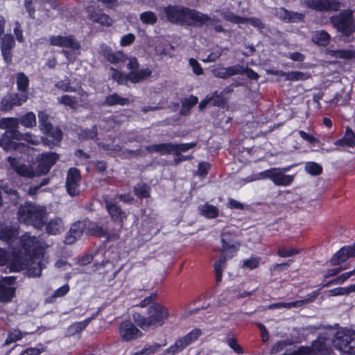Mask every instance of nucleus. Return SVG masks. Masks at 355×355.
Masks as SVG:
<instances>
[{
    "mask_svg": "<svg viewBox=\"0 0 355 355\" xmlns=\"http://www.w3.org/2000/svg\"><path fill=\"white\" fill-rule=\"evenodd\" d=\"M135 35L133 33H128L124 35L120 41V45L121 46H128L134 43L135 41Z\"/></svg>",
    "mask_w": 355,
    "mask_h": 355,
    "instance_id": "63",
    "label": "nucleus"
},
{
    "mask_svg": "<svg viewBox=\"0 0 355 355\" xmlns=\"http://www.w3.org/2000/svg\"><path fill=\"white\" fill-rule=\"evenodd\" d=\"M146 150L150 153H158L161 155H173L175 152V144L169 142L151 144L147 146Z\"/></svg>",
    "mask_w": 355,
    "mask_h": 355,
    "instance_id": "26",
    "label": "nucleus"
},
{
    "mask_svg": "<svg viewBox=\"0 0 355 355\" xmlns=\"http://www.w3.org/2000/svg\"><path fill=\"white\" fill-rule=\"evenodd\" d=\"M210 168L211 164L209 162H200L198 165V174L201 177H205L208 174Z\"/></svg>",
    "mask_w": 355,
    "mask_h": 355,
    "instance_id": "62",
    "label": "nucleus"
},
{
    "mask_svg": "<svg viewBox=\"0 0 355 355\" xmlns=\"http://www.w3.org/2000/svg\"><path fill=\"white\" fill-rule=\"evenodd\" d=\"M92 321V318H86L83 321L76 322L70 326V329H73V334L80 333L83 331Z\"/></svg>",
    "mask_w": 355,
    "mask_h": 355,
    "instance_id": "56",
    "label": "nucleus"
},
{
    "mask_svg": "<svg viewBox=\"0 0 355 355\" xmlns=\"http://www.w3.org/2000/svg\"><path fill=\"white\" fill-rule=\"evenodd\" d=\"M335 346L348 355H355V331L348 334L337 332L334 340Z\"/></svg>",
    "mask_w": 355,
    "mask_h": 355,
    "instance_id": "10",
    "label": "nucleus"
},
{
    "mask_svg": "<svg viewBox=\"0 0 355 355\" xmlns=\"http://www.w3.org/2000/svg\"><path fill=\"white\" fill-rule=\"evenodd\" d=\"M303 5L316 11H338L340 3L338 0H304Z\"/></svg>",
    "mask_w": 355,
    "mask_h": 355,
    "instance_id": "15",
    "label": "nucleus"
},
{
    "mask_svg": "<svg viewBox=\"0 0 355 355\" xmlns=\"http://www.w3.org/2000/svg\"><path fill=\"white\" fill-rule=\"evenodd\" d=\"M15 172L20 176L26 178H33L35 174V172L31 168L24 164H21Z\"/></svg>",
    "mask_w": 355,
    "mask_h": 355,
    "instance_id": "51",
    "label": "nucleus"
},
{
    "mask_svg": "<svg viewBox=\"0 0 355 355\" xmlns=\"http://www.w3.org/2000/svg\"><path fill=\"white\" fill-rule=\"evenodd\" d=\"M221 247L219 258L214 263L217 284L222 281L223 272L227 266V261L234 257L240 248L236 232L230 227H224L220 232Z\"/></svg>",
    "mask_w": 355,
    "mask_h": 355,
    "instance_id": "2",
    "label": "nucleus"
},
{
    "mask_svg": "<svg viewBox=\"0 0 355 355\" xmlns=\"http://www.w3.org/2000/svg\"><path fill=\"white\" fill-rule=\"evenodd\" d=\"M101 54L111 64H118L124 62L127 59V55L121 51L114 52L112 48L105 44L101 46Z\"/></svg>",
    "mask_w": 355,
    "mask_h": 355,
    "instance_id": "22",
    "label": "nucleus"
},
{
    "mask_svg": "<svg viewBox=\"0 0 355 355\" xmlns=\"http://www.w3.org/2000/svg\"><path fill=\"white\" fill-rule=\"evenodd\" d=\"M334 145L337 146H347L349 148L355 147V132L349 126H347L343 137L337 139L334 142Z\"/></svg>",
    "mask_w": 355,
    "mask_h": 355,
    "instance_id": "28",
    "label": "nucleus"
},
{
    "mask_svg": "<svg viewBox=\"0 0 355 355\" xmlns=\"http://www.w3.org/2000/svg\"><path fill=\"white\" fill-rule=\"evenodd\" d=\"M152 73L151 69L148 67L142 68L135 71H129L127 73V78L131 83L136 84L148 80L151 77Z\"/></svg>",
    "mask_w": 355,
    "mask_h": 355,
    "instance_id": "25",
    "label": "nucleus"
},
{
    "mask_svg": "<svg viewBox=\"0 0 355 355\" xmlns=\"http://www.w3.org/2000/svg\"><path fill=\"white\" fill-rule=\"evenodd\" d=\"M129 103L130 101L128 98L121 97L117 93H113L105 96L103 104L112 107L117 105L124 106Z\"/></svg>",
    "mask_w": 355,
    "mask_h": 355,
    "instance_id": "32",
    "label": "nucleus"
},
{
    "mask_svg": "<svg viewBox=\"0 0 355 355\" xmlns=\"http://www.w3.org/2000/svg\"><path fill=\"white\" fill-rule=\"evenodd\" d=\"M163 12L167 21L173 24L201 27L216 21L207 14L182 5H168Z\"/></svg>",
    "mask_w": 355,
    "mask_h": 355,
    "instance_id": "1",
    "label": "nucleus"
},
{
    "mask_svg": "<svg viewBox=\"0 0 355 355\" xmlns=\"http://www.w3.org/2000/svg\"><path fill=\"white\" fill-rule=\"evenodd\" d=\"M199 211L203 216L209 219L216 218L219 215L218 209L212 205L205 203L199 207Z\"/></svg>",
    "mask_w": 355,
    "mask_h": 355,
    "instance_id": "35",
    "label": "nucleus"
},
{
    "mask_svg": "<svg viewBox=\"0 0 355 355\" xmlns=\"http://www.w3.org/2000/svg\"><path fill=\"white\" fill-rule=\"evenodd\" d=\"M35 259L30 261L28 266L25 269L27 270V273L29 277H40L42 270V262L41 260L35 262Z\"/></svg>",
    "mask_w": 355,
    "mask_h": 355,
    "instance_id": "38",
    "label": "nucleus"
},
{
    "mask_svg": "<svg viewBox=\"0 0 355 355\" xmlns=\"http://www.w3.org/2000/svg\"><path fill=\"white\" fill-rule=\"evenodd\" d=\"M139 18L144 24L154 25L157 21V17L153 11H145L141 13Z\"/></svg>",
    "mask_w": 355,
    "mask_h": 355,
    "instance_id": "44",
    "label": "nucleus"
},
{
    "mask_svg": "<svg viewBox=\"0 0 355 355\" xmlns=\"http://www.w3.org/2000/svg\"><path fill=\"white\" fill-rule=\"evenodd\" d=\"M202 335V331L200 328H194L182 337L178 338L174 344L168 347L164 355H175L188 346L192 345Z\"/></svg>",
    "mask_w": 355,
    "mask_h": 355,
    "instance_id": "7",
    "label": "nucleus"
},
{
    "mask_svg": "<svg viewBox=\"0 0 355 355\" xmlns=\"http://www.w3.org/2000/svg\"><path fill=\"white\" fill-rule=\"evenodd\" d=\"M47 210L46 207L26 201L18 209L17 217L21 223L41 230L47 221Z\"/></svg>",
    "mask_w": 355,
    "mask_h": 355,
    "instance_id": "4",
    "label": "nucleus"
},
{
    "mask_svg": "<svg viewBox=\"0 0 355 355\" xmlns=\"http://www.w3.org/2000/svg\"><path fill=\"white\" fill-rule=\"evenodd\" d=\"M283 355H310L309 346H300L290 353H285Z\"/></svg>",
    "mask_w": 355,
    "mask_h": 355,
    "instance_id": "64",
    "label": "nucleus"
},
{
    "mask_svg": "<svg viewBox=\"0 0 355 355\" xmlns=\"http://www.w3.org/2000/svg\"><path fill=\"white\" fill-rule=\"evenodd\" d=\"M261 259V257H250L247 259H244L243 261L242 268H248L250 270H254L259 266L260 261Z\"/></svg>",
    "mask_w": 355,
    "mask_h": 355,
    "instance_id": "50",
    "label": "nucleus"
},
{
    "mask_svg": "<svg viewBox=\"0 0 355 355\" xmlns=\"http://www.w3.org/2000/svg\"><path fill=\"white\" fill-rule=\"evenodd\" d=\"M60 103L72 109H75L77 105L76 98L68 94L62 95L60 98Z\"/></svg>",
    "mask_w": 355,
    "mask_h": 355,
    "instance_id": "53",
    "label": "nucleus"
},
{
    "mask_svg": "<svg viewBox=\"0 0 355 355\" xmlns=\"http://www.w3.org/2000/svg\"><path fill=\"white\" fill-rule=\"evenodd\" d=\"M33 259L23 252L20 249H15L12 253V258L9 262L8 267L11 272H19L25 270L30 261Z\"/></svg>",
    "mask_w": 355,
    "mask_h": 355,
    "instance_id": "14",
    "label": "nucleus"
},
{
    "mask_svg": "<svg viewBox=\"0 0 355 355\" xmlns=\"http://www.w3.org/2000/svg\"><path fill=\"white\" fill-rule=\"evenodd\" d=\"M1 39L0 49L12 50L15 48V41L11 34H5Z\"/></svg>",
    "mask_w": 355,
    "mask_h": 355,
    "instance_id": "46",
    "label": "nucleus"
},
{
    "mask_svg": "<svg viewBox=\"0 0 355 355\" xmlns=\"http://www.w3.org/2000/svg\"><path fill=\"white\" fill-rule=\"evenodd\" d=\"M87 223L88 220H78L73 223L65 235L64 243L67 245L73 244L83 236L84 232L87 231Z\"/></svg>",
    "mask_w": 355,
    "mask_h": 355,
    "instance_id": "17",
    "label": "nucleus"
},
{
    "mask_svg": "<svg viewBox=\"0 0 355 355\" xmlns=\"http://www.w3.org/2000/svg\"><path fill=\"white\" fill-rule=\"evenodd\" d=\"M21 138L19 131H5L0 138V147H2L5 150L16 148V144L12 141V139L20 141Z\"/></svg>",
    "mask_w": 355,
    "mask_h": 355,
    "instance_id": "23",
    "label": "nucleus"
},
{
    "mask_svg": "<svg viewBox=\"0 0 355 355\" xmlns=\"http://www.w3.org/2000/svg\"><path fill=\"white\" fill-rule=\"evenodd\" d=\"M196 146V141H193L190 143L175 144V152H177L178 154H180V153H185L189 150L190 149L195 148Z\"/></svg>",
    "mask_w": 355,
    "mask_h": 355,
    "instance_id": "54",
    "label": "nucleus"
},
{
    "mask_svg": "<svg viewBox=\"0 0 355 355\" xmlns=\"http://www.w3.org/2000/svg\"><path fill=\"white\" fill-rule=\"evenodd\" d=\"M279 18L286 23H300L304 19V15L298 12L288 10L284 7L279 8Z\"/></svg>",
    "mask_w": 355,
    "mask_h": 355,
    "instance_id": "27",
    "label": "nucleus"
},
{
    "mask_svg": "<svg viewBox=\"0 0 355 355\" xmlns=\"http://www.w3.org/2000/svg\"><path fill=\"white\" fill-rule=\"evenodd\" d=\"M21 125L26 128H31L36 125V116L33 112H28L19 119Z\"/></svg>",
    "mask_w": 355,
    "mask_h": 355,
    "instance_id": "42",
    "label": "nucleus"
},
{
    "mask_svg": "<svg viewBox=\"0 0 355 355\" xmlns=\"http://www.w3.org/2000/svg\"><path fill=\"white\" fill-rule=\"evenodd\" d=\"M231 89L228 87L225 88L220 92L218 91H215L211 94H209V96H212L211 98V106L213 107H218L224 108L227 103V98L225 97L226 93L230 92Z\"/></svg>",
    "mask_w": 355,
    "mask_h": 355,
    "instance_id": "30",
    "label": "nucleus"
},
{
    "mask_svg": "<svg viewBox=\"0 0 355 355\" xmlns=\"http://www.w3.org/2000/svg\"><path fill=\"white\" fill-rule=\"evenodd\" d=\"M308 76L302 72L298 71H292L291 72H288L287 80L290 81H298V80H304L308 78Z\"/></svg>",
    "mask_w": 355,
    "mask_h": 355,
    "instance_id": "57",
    "label": "nucleus"
},
{
    "mask_svg": "<svg viewBox=\"0 0 355 355\" xmlns=\"http://www.w3.org/2000/svg\"><path fill=\"white\" fill-rule=\"evenodd\" d=\"M69 286L68 284H65L63 286H60L58 289H56L53 295H51L52 298L61 297L66 295L69 291Z\"/></svg>",
    "mask_w": 355,
    "mask_h": 355,
    "instance_id": "61",
    "label": "nucleus"
},
{
    "mask_svg": "<svg viewBox=\"0 0 355 355\" xmlns=\"http://www.w3.org/2000/svg\"><path fill=\"white\" fill-rule=\"evenodd\" d=\"M119 333L123 341L129 342L143 336V333L129 320L123 321L119 328Z\"/></svg>",
    "mask_w": 355,
    "mask_h": 355,
    "instance_id": "13",
    "label": "nucleus"
},
{
    "mask_svg": "<svg viewBox=\"0 0 355 355\" xmlns=\"http://www.w3.org/2000/svg\"><path fill=\"white\" fill-rule=\"evenodd\" d=\"M8 96L13 107L21 105L23 103L26 102L28 98L27 94H24L21 93H12L9 94Z\"/></svg>",
    "mask_w": 355,
    "mask_h": 355,
    "instance_id": "47",
    "label": "nucleus"
},
{
    "mask_svg": "<svg viewBox=\"0 0 355 355\" xmlns=\"http://www.w3.org/2000/svg\"><path fill=\"white\" fill-rule=\"evenodd\" d=\"M18 229L12 225L0 223V240L11 244L17 238Z\"/></svg>",
    "mask_w": 355,
    "mask_h": 355,
    "instance_id": "24",
    "label": "nucleus"
},
{
    "mask_svg": "<svg viewBox=\"0 0 355 355\" xmlns=\"http://www.w3.org/2000/svg\"><path fill=\"white\" fill-rule=\"evenodd\" d=\"M55 87L63 92H75L76 89L75 87L71 86V83L69 79L61 80L57 82L55 85Z\"/></svg>",
    "mask_w": 355,
    "mask_h": 355,
    "instance_id": "52",
    "label": "nucleus"
},
{
    "mask_svg": "<svg viewBox=\"0 0 355 355\" xmlns=\"http://www.w3.org/2000/svg\"><path fill=\"white\" fill-rule=\"evenodd\" d=\"M44 134L53 139V141H51L47 138L42 139L44 144L49 146L59 144L63 138V132L59 127L55 128L53 127L52 130H49V132H44Z\"/></svg>",
    "mask_w": 355,
    "mask_h": 355,
    "instance_id": "34",
    "label": "nucleus"
},
{
    "mask_svg": "<svg viewBox=\"0 0 355 355\" xmlns=\"http://www.w3.org/2000/svg\"><path fill=\"white\" fill-rule=\"evenodd\" d=\"M38 119L40 129L43 133L49 132V130H52L53 124L49 121V114L44 111L39 112Z\"/></svg>",
    "mask_w": 355,
    "mask_h": 355,
    "instance_id": "36",
    "label": "nucleus"
},
{
    "mask_svg": "<svg viewBox=\"0 0 355 355\" xmlns=\"http://www.w3.org/2000/svg\"><path fill=\"white\" fill-rule=\"evenodd\" d=\"M46 232L53 235H56L60 233V223L57 220H51L49 223H46Z\"/></svg>",
    "mask_w": 355,
    "mask_h": 355,
    "instance_id": "55",
    "label": "nucleus"
},
{
    "mask_svg": "<svg viewBox=\"0 0 355 355\" xmlns=\"http://www.w3.org/2000/svg\"><path fill=\"white\" fill-rule=\"evenodd\" d=\"M29 78L24 72H19L16 74V85L17 90L28 96Z\"/></svg>",
    "mask_w": 355,
    "mask_h": 355,
    "instance_id": "33",
    "label": "nucleus"
},
{
    "mask_svg": "<svg viewBox=\"0 0 355 355\" xmlns=\"http://www.w3.org/2000/svg\"><path fill=\"white\" fill-rule=\"evenodd\" d=\"M306 171L314 176L320 175L322 173V167L319 164L314 162H309L305 165Z\"/></svg>",
    "mask_w": 355,
    "mask_h": 355,
    "instance_id": "45",
    "label": "nucleus"
},
{
    "mask_svg": "<svg viewBox=\"0 0 355 355\" xmlns=\"http://www.w3.org/2000/svg\"><path fill=\"white\" fill-rule=\"evenodd\" d=\"M112 78L117 82L119 85H123L126 81H128L127 73L124 74L118 69H113Z\"/></svg>",
    "mask_w": 355,
    "mask_h": 355,
    "instance_id": "59",
    "label": "nucleus"
},
{
    "mask_svg": "<svg viewBox=\"0 0 355 355\" xmlns=\"http://www.w3.org/2000/svg\"><path fill=\"white\" fill-rule=\"evenodd\" d=\"M254 175L252 180L269 179L277 186H289L294 180L293 175L284 174L279 168H270Z\"/></svg>",
    "mask_w": 355,
    "mask_h": 355,
    "instance_id": "8",
    "label": "nucleus"
},
{
    "mask_svg": "<svg viewBox=\"0 0 355 355\" xmlns=\"http://www.w3.org/2000/svg\"><path fill=\"white\" fill-rule=\"evenodd\" d=\"M58 159L59 155L55 152L42 153L37 160L35 173L37 175H46Z\"/></svg>",
    "mask_w": 355,
    "mask_h": 355,
    "instance_id": "12",
    "label": "nucleus"
},
{
    "mask_svg": "<svg viewBox=\"0 0 355 355\" xmlns=\"http://www.w3.org/2000/svg\"><path fill=\"white\" fill-rule=\"evenodd\" d=\"M331 39L330 34L325 30L316 31L311 36L312 42L318 46H327L331 42Z\"/></svg>",
    "mask_w": 355,
    "mask_h": 355,
    "instance_id": "29",
    "label": "nucleus"
},
{
    "mask_svg": "<svg viewBox=\"0 0 355 355\" xmlns=\"http://www.w3.org/2000/svg\"><path fill=\"white\" fill-rule=\"evenodd\" d=\"M15 294V288L6 286L0 282V302H9Z\"/></svg>",
    "mask_w": 355,
    "mask_h": 355,
    "instance_id": "39",
    "label": "nucleus"
},
{
    "mask_svg": "<svg viewBox=\"0 0 355 355\" xmlns=\"http://www.w3.org/2000/svg\"><path fill=\"white\" fill-rule=\"evenodd\" d=\"M330 24L342 36L348 37L355 33V18L351 9H345L329 17Z\"/></svg>",
    "mask_w": 355,
    "mask_h": 355,
    "instance_id": "5",
    "label": "nucleus"
},
{
    "mask_svg": "<svg viewBox=\"0 0 355 355\" xmlns=\"http://www.w3.org/2000/svg\"><path fill=\"white\" fill-rule=\"evenodd\" d=\"M105 208L112 221L117 223L122 228L123 219L126 217L125 213L117 202L107 200L105 201Z\"/></svg>",
    "mask_w": 355,
    "mask_h": 355,
    "instance_id": "20",
    "label": "nucleus"
},
{
    "mask_svg": "<svg viewBox=\"0 0 355 355\" xmlns=\"http://www.w3.org/2000/svg\"><path fill=\"white\" fill-rule=\"evenodd\" d=\"M82 177L80 171L76 167H71L68 169L67 173L65 187L67 193L71 196L75 197L80 193V184Z\"/></svg>",
    "mask_w": 355,
    "mask_h": 355,
    "instance_id": "11",
    "label": "nucleus"
},
{
    "mask_svg": "<svg viewBox=\"0 0 355 355\" xmlns=\"http://www.w3.org/2000/svg\"><path fill=\"white\" fill-rule=\"evenodd\" d=\"M227 343L229 347L232 349L237 354H243L244 351L241 346L238 343L234 338H228Z\"/></svg>",
    "mask_w": 355,
    "mask_h": 355,
    "instance_id": "60",
    "label": "nucleus"
},
{
    "mask_svg": "<svg viewBox=\"0 0 355 355\" xmlns=\"http://www.w3.org/2000/svg\"><path fill=\"white\" fill-rule=\"evenodd\" d=\"M86 234L89 236H93L99 239H105L108 242L115 236L118 237V234L108 232L102 226L97 223L88 220Z\"/></svg>",
    "mask_w": 355,
    "mask_h": 355,
    "instance_id": "21",
    "label": "nucleus"
},
{
    "mask_svg": "<svg viewBox=\"0 0 355 355\" xmlns=\"http://www.w3.org/2000/svg\"><path fill=\"white\" fill-rule=\"evenodd\" d=\"M309 348L310 355H331L333 352L328 338L321 336L313 340Z\"/></svg>",
    "mask_w": 355,
    "mask_h": 355,
    "instance_id": "18",
    "label": "nucleus"
},
{
    "mask_svg": "<svg viewBox=\"0 0 355 355\" xmlns=\"http://www.w3.org/2000/svg\"><path fill=\"white\" fill-rule=\"evenodd\" d=\"M158 295L157 293H154L150 294L149 296L144 297L139 304L138 306L141 307L150 306L153 303H157L156 301L157 300Z\"/></svg>",
    "mask_w": 355,
    "mask_h": 355,
    "instance_id": "58",
    "label": "nucleus"
},
{
    "mask_svg": "<svg viewBox=\"0 0 355 355\" xmlns=\"http://www.w3.org/2000/svg\"><path fill=\"white\" fill-rule=\"evenodd\" d=\"M352 257H355V242L352 245L342 247L333 254L329 262L331 266H338Z\"/></svg>",
    "mask_w": 355,
    "mask_h": 355,
    "instance_id": "19",
    "label": "nucleus"
},
{
    "mask_svg": "<svg viewBox=\"0 0 355 355\" xmlns=\"http://www.w3.org/2000/svg\"><path fill=\"white\" fill-rule=\"evenodd\" d=\"M19 249L32 259H41L44 254V248L35 236H22L20 239Z\"/></svg>",
    "mask_w": 355,
    "mask_h": 355,
    "instance_id": "9",
    "label": "nucleus"
},
{
    "mask_svg": "<svg viewBox=\"0 0 355 355\" xmlns=\"http://www.w3.org/2000/svg\"><path fill=\"white\" fill-rule=\"evenodd\" d=\"M18 125L19 121L15 118H2L0 120V128L6 131H19Z\"/></svg>",
    "mask_w": 355,
    "mask_h": 355,
    "instance_id": "40",
    "label": "nucleus"
},
{
    "mask_svg": "<svg viewBox=\"0 0 355 355\" xmlns=\"http://www.w3.org/2000/svg\"><path fill=\"white\" fill-rule=\"evenodd\" d=\"M150 187L145 184H137L133 188L134 194L140 199L148 198L150 195Z\"/></svg>",
    "mask_w": 355,
    "mask_h": 355,
    "instance_id": "41",
    "label": "nucleus"
},
{
    "mask_svg": "<svg viewBox=\"0 0 355 355\" xmlns=\"http://www.w3.org/2000/svg\"><path fill=\"white\" fill-rule=\"evenodd\" d=\"M326 54L337 59L352 60L355 58L354 49H326Z\"/></svg>",
    "mask_w": 355,
    "mask_h": 355,
    "instance_id": "31",
    "label": "nucleus"
},
{
    "mask_svg": "<svg viewBox=\"0 0 355 355\" xmlns=\"http://www.w3.org/2000/svg\"><path fill=\"white\" fill-rule=\"evenodd\" d=\"M168 316V309L160 303H153L148 306L146 315L138 312L132 313L134 322L145 331L162 327Z\"/></svg>",
    "mask_w": 355,
    "mask_h": 355,
    "instance_id": "3",
    "label": "nucleus"
},
{
    "mask_svg": "<svg viewBox=\"0 0 355 355\" xmlns=\"http://www.w3.org/2000/svg\"><path fill=\"white\" fill-rule=\"evenodd\" d=\"M22 338V333L19 329H13L8 334V336L5 340V345H9L12 343L19 340Z\"/></svg>",
    "mask_w": 355,
    "mask_h": 355,
    "instance_id": "49",
    "label": "nucleus"
},
{
    "mask_svg": "<svg viewBox=\"0 0 355 355\" xmlns=\"http://www.w3.org/2000/svg\"><path fill=\"white\" fill-rule=\"evenodd\" d=\"M214 77L221 79H227L235 75L245 74L250 80H257L259 78V74L252 69L243 65L236 64L232 66L223 67L219 64L211 70Z\"/></svg>",
    "mask_w": 355,
    "mask_h": 355,
    "instance_id": "6",
    "label": "nucleus"
},
{
    "mask_svg": "<svg viewBox=\"0 0 355 355\" xmlns=\"http://www.w3.org/2000/svg\"><path fill=\"white\" fill-rule=\"evenodd\" d=\"M300 252V250L297 248H290L282 245L278 248L277 254L280 257L286 258L296 255Z\"/></svg>",
    "mask_w": 355,
    "mask_h": 355,
    "instance_id": "43",
    "label": "nucleus"
},
{
    "mask_svg": "<svg viewBox=\"0 0 355 355\" xmlns=\"http://www.w3.org/2000/svg\"><path fill=\"white\" fill-rule=\"evenodd\" d=\"M94 23L99 24L103 26H111L113 24V19L107 14L103 12V10L100 9V13L97 16L96 19H94Z\"/></svg>",
    "mask_w": 355,
    "mask_h": 355,
    "instance_id": "48",
    "label": "nucleus"
},
{
    "mask_svg": "<svg viewBox=\"0 0 355 355\" xmlns=\"http://www.w3.org/2000/svg\"><path fill=\"white\" fill-rule=\"evenodd\" d=\"M50 45L78 51L81 48L80 42L72 35L67 36L52 35L49 37Z\"/></svg>",
    "mask_w": 355,
    "mask_h": 355,
    "instance_id": "16",
    "label": "nucleus"
},
{
    "mask_svg": "<svg viewBox=\"0 0 355 355\" xmlns=\"http://www.w3.org/2000/svg\"><path fill=\"white\" fill-rule=\"evenodd\" d=\"M198 102V97L193 95H190L189 97L183 98L181 101V114L183 115L187 114L191 109L195 106Z\"/></svg>",
    "mask_w": 355,
    "mask_h": 355,
    "instance_id": "37",
    "label": "nucleus"
}]
</instances>
